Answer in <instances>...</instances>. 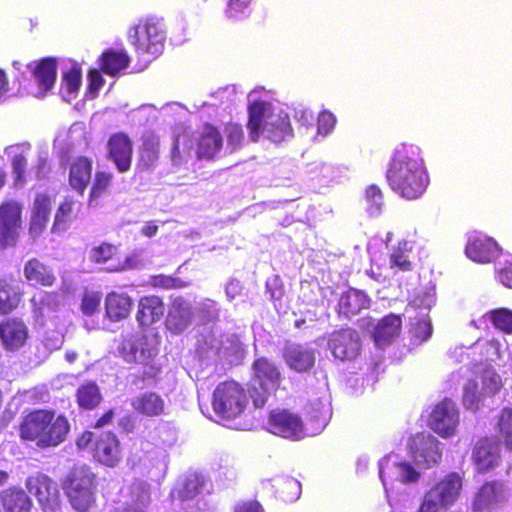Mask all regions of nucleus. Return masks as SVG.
I'll use <instances>...</instances> for the list:
<instances>
[{"mask_svg":"<svg viewBox=\"0 0 512 512\" xmlns=\"http://www.w3.org/2000/svg\"><path fill=\"white\" fill-rule=\"evenodd\" d=\"M92 456L99 464L115 468L123 458V451L118 437L111 431L102 432L94 441Z\"/></svg>","mask_w":512,"mask_h":512,"instance_id":"obj_16","label":"nucleus"},{"mask_svg":"<svg viewBox=\"0 0 512 512\" xmlns=\"http://www.w3.org/2000/svg\"><path fill=\"white\" fill-rule=\"evenodd\" d=\"M386 180L390 189L399 197L406 200L419 199L430 182L420 149L406 144L396 148L386 171Z\"/></svg>","mask_w":512,"mask_h":512,"instance_id":"obj_1","label":"nucleus"},{"mask_svg":"<svg viewBox=\"0 0 512 512\" xmlns=\"http://www.w3.org/2000/svg\"><path fill=\"white\" fill-rule=\"evenodd\" d=\"M23 204L15 199L0 203V247L14 246L22 226Z\"/></svg>","mask_w":512,"mask_h":512,"instance_id":"obj_11","label":"nucleus"},{"mask_svg":"<svg viewBox=\"0 0 512 512\" xmlns=\"http://www.w3.org/2000/svg\"><path fill=\"white\" fill-rule=\"evenodd\" d=\"M93 160L90 157L79 155L69 164L68 184L79 195H83L91 183Z\"/></svg>","mask_w":512,"mask_h":512,"instance_id":"obj_22","label":"nucleus"},{"mask_svg":"<svg viewBox=\"0 0 512 512\" xmlns=\"http://www.w3.org/2000/svg\"><path fill=\"white\" fill-rule=\"evenodd\" d=\"M29 338L27 325L18 318H8L0 323V340L7 351H17Z\"/></svg>","mask_w":512,"mask_h":512,"instance_id":"obj_19","label":"nucleus"},{"mask_svg":"<svg viewBox=\"0 0 512 512\" xmlns=\"http://www.w3.org/2000/svg\"><path fill=\"white\" fill-rule=\"evenodd\" d=\"M82 71L78 65H73L69 70L63 72L61 89L68 94H75L81 86Z\"/></svg>","mask_w":512,"mask_h":512,"instance_id":"obj_45","label":"nucleus"},{"mask_svg":"<svg viewBox=\"0 0 512 512\" xmlns=\"http://www.w3.org/2000/svg\"><path fill=\"white\" fill-rule=\"evenodd\" d=\"M247 129L252 142H257L260 134L265 132L275 143H280L293 136L289 115L279 110L274 112L271 103L256 100L249 103Z\"/></svg>","mask_w":512,"mask_h":512,"instance_id":"obj_3","label":"nucleus"},{"mask_svg":"<svg viewBox=\"0 0 512 512\" xmlns=\"http://www.w3.org/2000/svg\"><path fill=\"white\" fill-rule=\"evenodd\" d=\"M465 254L474 262L490 263L497 258L499 247L497 242L488 236H472L465 246Z\"/></svg>","mask_w":512,"mask_h":512,"instance_id":"obj_23","label":"nucleus"},{"mask_svg":"<svg viewBox=\"0 0 512 512\" xmlns=\"http://www.w3.org/2000/svg\"><path fill=\"white\" fill-rule=\"evenodd\" d=\"M152 284L154 287L163 289H175L179 287L177 279L166 275H156L152 277Z\"/></svg>","mask_w":512,"mask_h":512,"instance_id":"obj_58","label":"nucleus"},{"mask_svg":"<svg viewBox=\"0 0 512 512\" xmlns=\"http://www.w3.org/2000/svg\"><path fill=\"white\" fill-rule=\"evenodd\" d=\"M459 412L450 399H444L434 406L429 417V427L440 437L448 438L456 433Z\"/></svg>","mask_w":512,"mask_h":512,"instance_id":"obj_15","label":"nucleus"},{"mask_svg":"<svg viewBox=\"0 0 512 512\" xmlns=\"http://www.w3.org/2000/svg\"><path fill=\"white\" fill-rule=\"evenodd\" d=\"M69 432L68 418L52 409H34L25 414L19 424V437L40 449L59 446L66 441Z\"/></svg>","mask_w":512,"mask_h":512,"instance_id":"obj_2","label":"nucleus"},{"mask_svg":"<svg viewBox=\"0 0 512 512\" xmlns=\"http://www.w3.org/2000/svg\"><path fill=\"white\" fill-rule=\"evenodd\" d=\"M402 319L400 315L389 314L381 318L372 331V338L377 347L389 346L401 334Z\"/></svg>","mask_w":512,"mask_h":512,"instance_id":"obj_26","label":"nucleus"},{"mask_svg":"<svg viewBox=\"0 0 512 512\" xmlns=\"http://www.w3.org/2000/svg\"><path fill=\"white\" fill-rule=\"evenodd\" d=\"M253 0H229L226 15L229 18H239L245 14Z\"/></svg>","mask_w":512,"mask_h":512,"instance_id":"obj_54","label":"nucleus"},{"mask_svg":"<svg viewBox=\"0 0 512 512\" xmlns=\"http://www.w3.org/2000/svg\"><path fill=\"white\" fill-rule=\"evenodd\" d=\"M499 429L506 445L512 450V410L503 409L499 418Z\"/></svg>","mask_w":512,"mask_h":512,"instance_id":"obj_52","label":"nucleus"},{"mask_svg":"<svg viewBox=\"0 0 512 512\" xmlns=\"http://www.w3.org/2000/svg\"><path fill=\"white\" fill-rule=\"evenodd\" d=\"M88 90L92 93H97L103 86L104 80L99 70L91 69L88 73Z\"/></svg>","mask_w":512,"mask_h":512,"instance_id":"obj_59","label":"nucleus"},{"mask_svg":"<svg viewBox=\"0 0 512 512\" xmlns=\"http://www.w3.org/2000/svg\"><path fill=\"white\" fill-rule=\"evenodd\" d=\"M286 364L297 372H305L315 364V354L301 345H289L283 353Z\"/></svg>","mask_w":512,"mask_h":512,"instance_id":"obj_32","label":"nucleus"},{"mask_svg":"<svg viewBox=\"0 0 512 512\" xmlns=\"http://www.w3.org/2000/svg\"><path fill=\"white\" fill-rule=\"evenodd\" d=\"M142 234L146 237H153L158 231V225L154 221L147 222L142 228Z\"/></svg>","mask_w":512,"mask_h":512,"instance_id":"obj_64","label":"nucleus"},{"mask_svg":"<svg viewBox=\"0 0 512 512\" xmlns=\"http://www.w3.org/2000/svg\"><path fill=\"white\" fill-rule=\"evenodd\" d=\"M118 351L125 362L143 367L142 373L136 376L137 380L144 382L158 376L160 368L153 364L155 351L145 335L136 333L124 337Z\"/></svg>","mask_w":512,"mask_h":512,"instance_id":"obj_6","label":"nucleus"},{"mask_svg":"<svg viewBox=\"0 0 512 512\" xmlns=\"http://www.w3.org/2000/svg\"><path fill=\"white\" fill-rule=\"evenodd\" d=\"M107 159L113 162L119 173H126L132 167L133 142L125 132L110 135L107 141Z\"/></svg>","mask_w":512,"mask_h":512,"instance_id":"obj_17","label":"nucleus"},{"mask_svg":"<svg viewBox=\"0 0 512 512\" xmlns=\"http://www.w3.org/2000/svg\"><path fill=\"white\" fill-rule=\"evenodd\" d=\"M481 397L483 396L478 389V383L475 380H469L464 387L463 405L467 409L477 410Z\"/></svg>","mask_w":512,"mask_h":512,"instance_id":"obj_48","label":"nucleus"},{"mask_svg":"<svg viewBox=\"0 0 512 512\" xmlns=\"http://www.w3.org/2000/svg\"><path fill=\"white\" fill-rule=\"evenodd\" d=\"M370 298L361 290L349 288L341 294L337 311L339 315L350 318L359 314L362 310L369 308Z\"/></svg>","mask_w":512,"mask_h":512,"instance_id":"obj_31","label":"nucleus"},{"mask_svg":"<svg viewBox=\"0 0 512 512\" xmlns=\"http://www.w3.org/2000/svg\"><path fill=\"white\" fill-rule=\"evenodd\" d=\"M81 207V202L76 201L71 197H65L55 213L52 230L55 231L59 229L62 224L71 220L72 216L80 211Z\"/></svg>","mask_w":512,"mask_h":512,"instance_id":"obj_42","label":"nucleus"},{"mask_svg":"<svg viewBox=\"0 0 512 512\" xmlns=\"http://www.w3.org/2000/svg\"><path fill=\"white\" fill-rule=\"evenodd\" d=\"M101 303V295L96 292L85 293L81 301V311L86 316L94 315Z\"/></svg>","mask_w":512,"mask_h":512,"instance_id":"obj_53","label":"nucleus"},{"mask_svg":"<svg viewBox=\"0 0 512 512\" xmlns=\"http://www.w3.org/2000/svg\"><path fill=\"white\" fill-rule=\"evenodd\" d=\"M132 299L125 293L110 292L105 299V313L112 322L126 319L131 311Z\"/></svg>","mask_w":512,"mask_h":512,"instance_id":"obj_33","label":"nucleus"},{"mask_svg":"<svg viewBox=\"0 0 512 512\" xmlns=\"http://www.w3.org/2000/svg\"><path fill=\"white\" fill-rule=\"evenodd\" d=\"M412 249L409 242L400 240L392 248L389 255L390 268L396 272H410L413 270V263L410 260V253Z\"/></svg>","mask_w":512,"mask_h":512,"instance_id":"obj_37","label":"nucleus"},{"mask_svg":"<svg viewBox=\"0 0 512 512\" xmlns=\"http://www.w3.org/2000/svg\"><path fill=\"white\" fill-rule=\"evenodd\" d=\"M23 274L27 282L35 287H51L56 282L53 269L38 258H31L24 264Z\"/></svg>","mask_w":512,"mask_h":512,"instance_id":"obj_29","label":"nucleus"},{"mask_svg":"<svg viewBox=\"0 0 512 512\" xmlns=\"http://www.w3.org/2000/svg\"><path fill=\"white\" fill-rule=\"evenodd\" d=\"M233 512H264V509L257 500H248L237 503Z\"/></svg>","mask_w":512,"mask_h":512,"instance_id":"obj_60","label":"nucleus"},{"mask_svg":"<svg viewBox=\"0 0 512 512\" xmlns=\"http://www.w3.org/2000/svg\"><path fill=\"white\" fill-rule=\"evenodd\" d=\"M481 394L483 397H492L502 388L500 375L492 368H486L481 372Z\"/></svg>","mask_w":512,"mask_h":512,"instance_id":"obj_43","label":"nucleus"},{"mask_svg":"<svg viewBox=\"0 0 512 512\" xmlns=\"http://www.w3.org/2000/svg\"><path fill=\"white\" fill-rule=\"evenodd\" d=\"M248 390L234 381L220 382L212 394V408L221 419L232 420L239 417L249 402Z\"/></svg>","mask_w":512,"mask_h":512,"instance_id":"obj_7","label":"nucleus"},{"mask_svg":"<svg viewBox=\"0 0 512 512\" xmlns=\"http://www.w3.org/2000/svg\"><path fill=\"white\" fill-rule=\"evenodd\" d=\"M472 460L479 473H486L499 465L500 447L498 441L480 439L474 446Z\"/></svg>","mask_w":512,"mask_h":512,"instance_id":"obj_20","label":"nucleus"},{"mask_svg":"<svg viewBox=\"0 0 512 512\" xmlns=\"http://www.w3.org/2000/svg\"><path fill=\"white\" fill-rule=\"evenodd\" d=\"M252 376L248 386L249 397L255 408L266 405L281 384L282 375L277 365L267 357H258L252 363Z\"/></svg>","mask_w":512,"mask_h":512,"instance_id":"obj_5","label":"nucleus"},{"mask_svg":"<svg viewBox=\"0 0 512 512\" xmlns=\"http://www.w3.org/2000/svg\"><path fill=\"white\" fill-rule=\"evenodd\" d=\"M94 434L90 431H85L81 434V436L77 439V446L80 449L87 448L92 442L94 443Z\"/></svg>","mask_w":512,"mask_h":512,"instance_id":"obj_62","label":"nucleus"},{"mask_svg":"<svg viewBox=\"0 0 512 512\" xmlns=\"http://www.w3.org/2000/svg\"><path fill=\"white\" fill-rule=\"evenodd\" d=\"M193 318L191 304L183 297H177L168 306L165 328L173 335H180L192 325Z\"/></svg>","mask_w":512,"mask_h":512,"instance_id":"obj_18","label":"nucleus"},{"mask_svg":"<svg viewBox=\"0 0 512 512\" xmlns=\"http://www.w3.org/2000/svg\"><path fill=\"white\" fill-rule=\"evenodd\" d=\"M393 467L397 469V480L401 483H416L420 479V473L408 462L393 463Z\"/></svg>","mask_w":512,"mask_h":512,"instance_id":"obj_50","label":"nucleus"},{"mask_svg":"<svg viewBox=\"0 0 512 512\" xmlns=\"http://www.w3.org/2000/svg\"><path fill=\"white\" fill-rule=\"evenodd\" d=\"M488 317L493 325L505 333H512V311L499 308L488 312Z\"/></svg>","mask_w":512,"mask_h":512,"instance_id":"obj_47","label":"nucleus"},{"mask_svg":"<svg viewBox=\"0 0 512 512\" xmlns=\"http://www.w3.org/2000/svg\"><path fill=\"white\" fill-rule=\"evenodd\" d=\"M164 314L163 300L158 296H143L138 301L136 319L141 327H150Z\"/></svg>","mask_w":512,"mask_h":512,"instance_id":"obj_30","label":"nucleus"},{"mask_svg":"<svg viewBox=\"0 0 512 512\" xmlns=\"http://www.w3.org/2000/svg\"><path fill=\"white\" fill-rule=\"evenodd\" d=\"M227 144L232 151L242 147L244 142V131L240 124L229 122L225 125Z\"/></svg>","mask_w":512,"mask_h":512,"instance_id":"obj_49","label":"nucleus"},{"mask_svg":"<svg viewBox=\"0 0 512 512\" xmlns=\"http://www.w3.org/2000/svg\"><path fill=\"white\" fill-rule=\"evenodd\" d=\"M365 199L372 207L379 209L383 203L381 189L375 184L368 186L365 192Z\"/></svg>","mask_w":512,"mask_h":512,"instance_id":"obj_57","label":"nucleus"},{"mask_svg":"<svg viewBox=\"0 0 512 512\" xmlns=\"http://www.w3.org/2000/svg\"><path fill=\"white\" fill-rule=\"evenodd\" d=\"M134 412L147 418H156L165 414V400L155 391H145L131 400Z\"/></svg>","mask_w":512,"mask_h":512,"instance_id":"obj_27","label":"nucleus"},{"mask_svg":"<svg viewBox=\"0 0 512 512\" xmlns=\"http://www.w3.org/2000/svg\"><path fill=\"white\" fill-rule=\"evenodd\" d=\"M76 401L81 409H95L102 401L98 385L93 381L82 384L76 391Z\"/></svg>","mask_w":512,"mask_h":512,"instance_id":"obj_38","label":"nucleus"},{"mask_svg":"<svg viewBox=\"0 0 512 512\" xmlns=\"http://www.w3.org/2000/svg\"><path fill=\"white\" fill-rule=\"evenodd\" d=\"M276 496L283 502L296 501L301 495V483L293 477H279L274 480Z\"/></svg>","mask_w":512,"mask_h":512,"instance_id":"obj_40","label":"nucleus"},{"mask_svg":"<svg viewBox=\"0 0 512 512\" xmlns=\"http://www.w3.org/2000/svg\"><path fill=\"white\" fill-rule=\"evenodd\" d=\"M267 427L272 434L290 440H299L305 435L301 417L288 409L271 410L268 414Z\"/></svg>","mask_w":512,"mask_h":512,"instance_id":"obj_12","label":"nucleus"},{"mask_svg":"<svg viewBox=\"0 0 512 512\" xmlns=\"http://www.w3.org/2000/svg\"><path fill=\"white\" fill-rule=\"evenodd\" d=\"M160 159V138L154 133H146L141 137L136 171L139 173L154 170Z\"/></svg>","mask_w":512,"mask_h":512,"instance_id":"obj_24","label":"nucleus"},{"mask_svg":"<svg viewBox=\"0 0 512 512\" xmlns=\"http://www.w3.org/2000/svg\"><path fill=\"white\" fill-rule=\"evenodd\" d=\"M433 327L428 317L417 319L410 328V334L415 344H421L431 338Z\"/></svg>","mask_w":512,"mask_h":512,"instance_id":"obj_46","label":"nucleus"},{"mask_svg":"<svg viewBox=\"0 0 512 512\" xmlns=\"http://www.w3.org/2000/svg\"><path fill=\"white\" fill-rule=\"evenodd\" d=\"M503 484L499 481L485 482L473 502V511L482 512L495 504L501 495Z\"/></svg>","mask_w":512,"mask_h":512,"instance_id":"obj_35","label":"nucleus"},{"mask_svg":"<svg viewBox=\"0 0 512 512\" xmlns=\"http://www.w3.org/2000/svg\"><path fill=\"white\" fill-rule=\"evenodd\" d=\"M462 489V478L450 472L425 492L417 512H439L456 502Z\"/></svg>","mask_w":512,"mask_h":512,"instance_id":"obj_8","label":"nucleus"},{"mask_svg":"<svg viewBox=\"0 0 512 512\" xmlns=\"http://www.w3.org/2000/svg\"><path fill=\"white\" fill-rule=\"evenodd\" d=\"M118 249L115 245L102 242L89 251V259L95 264H105L117 255Z\"/></svg>","mask_w":512,"mask_h":512,"instance_id":"obj_44","label":"nucleus"},{"mask_svg":"<svg viewBox=\"0 0 512 512\" xmlns=\"http://www.w3.org/2000/svg\"><path fill=\"white\" fill-rule=\"evenodd\" d=\"M165 30L163 24L153 18L140 21L129 32L131 44L141 55L157 56L164 47Z\"/></svg>","mask_w":512,"mask_h":512,"instance_id":"obj_9","label":"nucleus"},{"mask_svg":"<svg viewBox=\"0 0 512 512\" xmlns=\"http://www.w3.org/2000/svg\"><path fill=\"white\" fill-rule=\"evenodd\" d=\"M21 301V293L6 279H0V314H9Z\"/></svg>","mask_w":512,"mask_h":512,"instance_id":"obj_41","label":"nucleus"},{"mask_svg":"<svg viewBox=\"0 0 512 512\" xmlns=\"http://www.w3.org/2000/svg\"><path fill=\"white\" fill-rule=\"evenodd\" d=\"M223 147V138L218 127L204 123L196 142V156L200 160H213Z\"/></svg>","mask_w":512,"mask_h":512,"instance_id":"obj_21","label":"nucleus"},{"mask_svg":"<svg viewBox=\"0 0 512 512\" xmlns=\"http://www.w3.org/2000/svg\"><path fill=\"white\" fill-rule=\"evenodd\" d=\"M113 417H114V411L112 409L106 411L101 417H99L97 419L94 427L100 428V427L110 424L113 420Z\"/></svg>","mask_w":512,"mask_h":512,"instance_id":"obj_63","label":"nucleus"},{"mask_svg":"<svg viewBox=\"0 0 512 512\" xmlns=\"http://www.w3.org/2000/svg\"><path fill=\"white\" fill-rule=\"evenodd\" d=\"M130 59L126 52L114 49L105 50L99 59L101 71L107 75L114 76L121 70L128 67Z\"/></svg>","mask_w":512,"mask_h":512,"instance_id":"obj_36","label":"nucleus"},{"mask_svg":"<svg viewBox=\"0 0 512 512\" xmlns=\"http://www.w3.org/2000/svg\"><path fill=\"white\" fill-rule=\"evenodd\" d=\"M27 158L24 154H15L11 159L12 172L14 174V185L18 186L26 182Z\"/></svg>","mask_w":512,"mask_h":512,"instance_id":"obj_51","label":"nucleus"},{"mask_svg":"<svg viewBox=\"0 0 512 512\" xmlns=\"http://www.w3.org/2000/svg\"><path fill=\"white\" fill-rule=\"evenodd\" d=\"M60 485L71 507L88 512L96 503L98 475L85 463H75L61 478Z\"/></svg>","mask_w":512,"mask_h":512,"instance_id":"obj_4","label":"nucleus"},{"mask_svg":"<svg viewBox=\"0 0 512 512\" xmlns=\"http://www.w3.org/2000/svg\"><path fill=\"white\" fill-rule=\"evenodd\" d=\"M26 488L35 496L43 512H61V496L57 484L46 474L36 473L27 478Z\"/></svg>","mask_w":512,"mask_h":512,"instance_id":"obj_10","label":"nucleus"},{"mask_svg":"<svg viewBox=\"0 0 512 512\" xmlns=\"http://www.w3.org/2000/svg\"><path fill=\"white\" fill-rule=\"evenodd\" d=\"M51 206L52 199L48 194H36L29 222V234L33 238L39 237L45 231L50 219Z\"/></svg>","mask_w":512,"mask_h":512,"instance_id":"obj_25","label":"nucleus"},{"mask_svg":"<svg viewBox=\"0 0 512 512\" xmlns=\"http://www.w3.org/2000/svg\"><path fill=\"white\" fill-rule=\"evenodd\" d=\"M141 266V260L137 254L126 256L122 263L108 269V272H123L126 270H134Z\"/></svg>","mask_w":512,"mask_h":512,"instance_id":"obj_56","label":"nucleus"},{"mask_svg":"<svg viewBox=\"0 0 512 512\" xmlns=\"http://www.w3.org/2000/svg\"><path fill=\"white\" fill-rule=\"evenodd\" d=\"M439 441L429 433H417L409 441V451L413 461L419 467L429 469L436 466L442 458Z\"/></svg>","mask_w":512,"mask_h":512,"instance_id":"obj_13","label":"nucleus"},{"mask_svg":"<svg viewBox=\"0 0 512 512\" xmlns=\"http://www.w3.org/2000/svg\"><path fill=\"white\" fill-rule=\"evenodd\" d=\"M31 73L38 85L39 92L45 95L55 85L57 79V60L54 57H44L35 62Z\"/></svg>","mask_w":512,"mask_h":512,"instance_id":"obj_28","label":"nucleus"},{"mask_svg":"<svg viewBox=\"0 0 512 512\" xmlns=\"http://www.w3.org/2000/svg\"><path fill=\"white\" fill-rule=\"evenodd\" d=\"M0 498L5 512H31V498L23 489L7 488L1 492Z\"/></svg>","mask_w":512,"mask_h":512,"instance_id":"obj_34","label":"nucleus"},{"mask_svg":"<svg viewBox=\"0 0 512 512\" xmlns=\"http://www.w3.org/2000/svg\"><path fill=\"white\" fill-rule=\"evenodd\" d=\"M328 348L336 359L352 361L361 353L360 335L350 327L335 330L329 336Z\"/></svg>","mask_w":512,"mask_h":512,"instance_id":"obj_14","label":"nucleus"},{"mask_svg":"<svg viewBox=\"0 0 512 512\" xmlns=\"http://www.w3.org/2000/svg\"><path fill=\"white\" fill-rule=\"evenodd\" d=\"M497 279L504 286L512 288V263L505 265L497 271Z\"/></svg>","mask_w":512,"mask_h":512,"instance_id":"obj_61","label":"nucleus"},{"mask_svg":"<svg viewBox=\"0 0 512 512\" xmlns=\"http://www.w3.org/2000/svg\"><path fill=\"white\" fill-rule=\"evenodd\" d=\"M113 181V174L108 171L98 170L90 187L88 204L97 205L99 200L109 193Z\"/></svg>","mask_w":512,"mask_h":512,"instance_id":"obj_39","label":"nucleus"},{"mask_svg":"<svg viewBox=\"0 0 512 512\" xmlns=\"http://www.w3.org/2000/svg\"><path fill=\"white\" fill-rule=\"evenodd\" d=\"M336 119L329 111H323L317 119V129L320 134H328L335 126Z\"/></svg>","mask_w":512,"mask_h":512,"instance_id":"obj_55","label":"nucleus"}]
</instances>
